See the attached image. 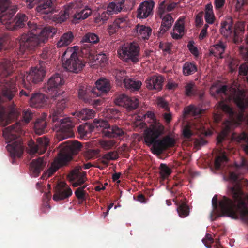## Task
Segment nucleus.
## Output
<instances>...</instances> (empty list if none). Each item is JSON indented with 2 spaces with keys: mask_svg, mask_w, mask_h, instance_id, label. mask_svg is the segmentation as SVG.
Returning a JSON list of instances; mask_svg holds the SVG:
<instances>
[{
  "mask_svg": "<svg viewBox=\"0 0 248 248\" xmlns=\"http://www.w3.org/2000/svg\"><path fill=\"white\" fill-rule=\"evenodd\" d=\"M86 187V186H80L75 191V196L78 200L82 201L86 200V195H87L86 191L84 190Z\"/></svg>",
  "mask_w": 248,
  "mask_h": 248,
  "instance_id": "nucleus-47",
  "label": "nucleus"
},
{
  "mask_svg": "<svg viewBox=\"0 0 248 248\" xmlns=\"http://www.w3.org/2000/svg\"><path fill=\"white\" fill-rule=\"evenodd\" d=\"M229 177L233 185L229 188V192L233 201L223 196L219 201L218 208L217 196L215 195L212 200L213 210L210 214L211 219L214 220L224 216L234 219L240 217L244 222L248 224V194H245L243 191L241 180L235 172H230Z\"/></svg>",
  "mask_w": 248,
  "mask_h": 248,
  "instance_id": "nucleus-1",
  "label": "nucleus"
},
{
  "mask_svg": "<svg viewBox=\"0 0 248 248\" xmlns=\"http://www.w3.org/2000/svg\"><path fill=\"white\" fill-rule=\"evenodd\" d=\"M156 105L158 108L163 111H169L170 108L168 102L163 97H158L156 100Z\"/></svg>",
  "mask_w": 248,
  "mask_h": 248,
  "instance_id": "nucleus-45",
  "label": "nucleus"
},
{
  "mask_svg": "<svg viewBox=\"0 0 248 248\" xmlns=\"http://www.w3.org/2000/svg\"><path fill=\"white\" fill-rule=\"evenodd\" d=\"M136 31L139 38L143 40H148L152 33V29L143 25H137Z\"/></svg>",
  "mask_w": 248,
  "mask_h": 248,
  "instance_id": "nucleus-32",
  "label": "nucleus"
},
{
  "mask_svg": "<svg viewBox=\"0 0 248 248\" xmlns=\"http://www.w3.org/2000/svg\"><path fill=\"white\" fill-rule=\"evenodd\" d=\"M234 102L240 109L242 111H244L245 109L248 107V101L245 99V94L240 92L233 97Z\"/></svg>",
  "mask_w": 248,
  "mask_h": 248,
  "instance_id": "nucleus-35",
  "label": "nucleus"
},
{
  "mask_svg": "<svg viewBox=\"0 0 248 248\" xmlns=\"http://www.w3.org/2000/svg\"><path fill=\"white\" fill-rule=\"evenodd\" d=\"M119 155L117 151H111L105 154L100 159V162L106 166L108 165L109 161L118 158Z\"/></svg>",
  "mask_w": 248,
  "mask_h": 248,
  "instance_id": "nucleus-39",
  "label": "nucleus"
},
{
  "mask_svg": "<svg viewBox=\"0 0 248 248\" xmlns=\"http://www.w3.org/2000/svg\"><path fill=\"white\" fill-rule=\"evenodd\" d=\"M177 212L181 217H185L189 214L188 207L185 203H182L177 207Z\"/></svg>",
  "mask_w": 248,
  "mask_h": 248,
  "instance_id": "nucleus-52",
  "label": "nucleus"
},
{
  "mask_svg": "<svg viewBox=\"0 0 248 248\" xmlns=\"http://www.w3.org/2000/svg\"><path fill=\"white\" fill-rule=\"evenodd\" d=\"M164 125L160 122H155L150 125L145 130V142L148 146L153 145V152L154 154L160 155L167 148L173 147L175 143L174 140L169 136L162 139H158L164 134Z\"/></svg>",
  "mask_w": 248,
  "mask_h": 248,
  "instance_id": "nucleus-4",
  "label": "nucleus"
},
{
  "mask_svg": "<svg viewBox=\"0 0 248 248\" xmlns=\"http://www.w3.org/2000/svg\"><path fill=\"white\" fill-rule=\"evenodd\" d=\"M49 143V139L45 136L37 138L36 143L32 140H30L28 143L30 153L31 154L44 153L47 149Z\"/></svg>",
  "mask_w": 248,
  "mask_h": 248,
  "instance_id": "nucleus-13",
  "label": "nucleus"
},
{
  "mask_svg": "<svg viewBox=\"0 0 248 248\" xmlns=\"http://www.w3.org/2000/svg\"><path fill=\"white\" fill-rule=\"evenodd\" d=\"M206 143L207 141L202 138L196 139L194 141V147L199 150Z\"/></svg>",
  "mask_w": 248,
  "mask_h": 248,
  "instance_id": "nucleus-59",
  "label": "nucleus"
},
{
  "mask_svg": "<svg viewBox=\"0 0 248 248\" xmlns=\"http://www.w3.org/2000/svg\"><path fill=\"white\" fill-rule=\"evenodd\" d=\"M46 164L43 157H38L31 161L30 165V173L32 177H37Z\"/></svg>",
  "mask_w": 248,
  "mask_h": 248,
  "instance_id": "nucleus-19",
  "label": "nucleus"
},
{
  "mask_svg": "<svg viewBox=\"0 0 248 248\" xmlns=\"http://www.w3.org/2000/svg\"><path fill=\"white\" fill-rule=\"evenodd\" d=\"M125 134L124 131L116 125H110L108 129L104 131V136L108 138H119L123 137Z\"/></svg>",
  "mask_w": 248,
  "mask_h": 248,
  "instance_id": "nucleus-29",
  "label": "nucleus"
},
{
  "mask_svg": "<svg viewBox=\"0 0 248 248\" xmlns=\"http://www.w3.org/2000/svg\"><path fill=\"white\" fill-rule=\"evenodd\" d=\"M114 102L117 105L125 107L130 110L136 109L139 104V100L136 97H129L124 93L116 95Z\"/></svg>",
  "mask_w": 248,
  "mask_h": 248,
  "instance_id": "nucleus-14",
  "label": "nucleus"
},
{
  "mask_svg": "<svg viewBox=\"0 0 248 248\" xmlns=\"http://www.w3.org/2000/svg\"><path fill=\"white\" fill-rule=\"evenodd\" d=\"M48 97L42 93H32L30 98V105L34 108H40L47 104Z\"/></svg>",
  "mask_w": 248,
  "mask_h": 248,
  "instance_id": "nucleus-20",
  "label": "nucleus"
},
{
  "mask_svg": "<svg viewBox=\"0 0 248 248\" xmlns=\"http://www.w3.org/2000/svg\"><path fill=\"white\" fill-rule=\"evenodd\" d=\"M205 21L210 24H212L214 22L215 16L213 13H205Z\"/></svg>",
  "mask_w": 248,
  "mask_h": 248,
  "instance_id": "nucleus-61",
  "label": "nucleus"
},
{
  "mask_svg": "<svg viewBox=\"0 0 248 248\" xmlns=\"http://www.w3.org/2000/svg\"><path fill=\"white\" fill-rule=\"evenodd\" d=\"M64 68L67 71L78 73L85 66V63L76 51L75 46L68 47L62 56Z\"/></svg>",
  "mask_w": 248,
  "mask_h": 248,
  "instance_id": "nucleus-8",
  "label": "nucleus"
},
{
  "mask_svg": "<svg viewBox=\"0 0 248 248\" xmlns=\"http://www.w3.org/2000/svg\"><path fill=\"white\" fill-rule=\"evenodd\" d=\"M162 22L159 31L156 33L158 37H162L171 27L174 19L171 14H168L162 17Z\"/></svg>",
  "mask_w": 248,
  "mask_h": 248,
  "instance_id": "nucleus-21",
  "label": "nucleus"
},
{
  "mask_svg": "<svg viewBox=\"0 0 248 248\" xmlns=\"http://www.w3.org/2000/svg\"><path fill=\"white\" fill-rule=\"evenodd\" d=\"M101 147L104 150H109L111 149L116 144L114 140H104L100 141Z\"/></svg>",
  "mask_w": 248,
  "mask_h": 248,
  "instance_id": "nucleus-53",
  "label": "nucleus"
},
{
  "mask_svg": "<svg viewBox=\"0 0 248 248\" xmlns=\"http://www.w3.org/2000/svg\"><path fill=\"white\" fill-rule=\"evenodd\" d=\"M197 70L196 65L192 62H186L183 66V73L185 76L193 74Z\"/></svg>",
  "mask_w": 248,
  "mask_h": 248,
  "instance_id": "nucleus-42",
  "label": "nucleus"
},
{
  "mask_svg": "<svg viewBox=\"0 0 248 248\" xmlns=\"http://www.w3.org/2000/svg\"><path fill=\"white\" fill-rule=\"evenodd\" d=\"M82 148L81 143L77 140L67 141L64 143L58 156L51 163L48 169L44 172L42 178L52 176L61 167L66 165L72 159V156L77 155Z\"/></svg>",
  "mask_w": 248,
  "mask_h": 248,
  "instance_id": "nucleus-5",
  "label": "nucleus"
},
{
  "mask_svg": "<svg viewBox=\"0 0 248 248\" xmlns=\"http://www.w3.org/2000/svg\"><path fill=\"white\" fill-rule=\"evenodd\" d=\"M44 65L45 62H42L38 65L32 67L29 73L22 76L20 78L21 81L27 82L31 85L42 81L46 75Z\"/></svg>",
  "mask_w": 248,
  "mask_h": 248,
  "instance_id": "nucleus-11",
  "label": "nucleus"
},
{
  "mask_svg": "<svg viewBox=\"0 0 248 248\" xmlns=\"http://www.w3.org/2000/svg\"><path fill=\"white\" fill-rule=\"evenodd\" d=\"M72 195V190L70 186L64 182H60L55 187L53 199L55 201L63 200Z\"/></svg>",
  "mask_w": 248,
  "mask_h": 248,
  "instance_id": "nucleus-15",
  "label": "nucleus"
},
{
  "mask_svg": "<svg viewBox=\"0 0 248 248\" xmlns=\"http://www.w3.org/2000/svg\"><path fill=\"white\" fill-rule=\"evenodd\" d=\"M233 22L232 18L230 17L221 24L220 33L226 37L232 36L233 37V30L232 28Z\"/></svg>",
  "mask_w": 248,
  "mask_h": 248,
  "instance_id": "nucleus-26",
  "label": "nucleus"
},
{
  "mask_svg": "<svg viewBox=\"0 0 248 248\" xmlns=\"http://www.w3.org/2000/svg\"><path fill=\"white\" fill-rule=\"evenodd\" d=\"M183 134L185 138L189 139L192 135V132L188 126H186L183 131Z\"/></svg>",
  "mask_w": 248,
  "mask_h": 248,
  "instance_id": "nucleus-63",
  "label": "nucleus"
},
{
  "mask_svg": "<svg viewBox=\"0 0 248 248\" xmlns=\"http://www.w3.org/2000/svg\"><path fill=\"white\" fill-rule=\"evenodd\" d=\"M154 3L153 1H144L141 3L137 10V17L139 18H145L152 13Z\"/></svg>",
  "mask_w": 248,
  "mask_h": 248,
  "instance_id": "nucleus-22",
  "label": "nucleus"
},
{
  "mask_svg": "<svg viewBox=\"0 0 248 248\" xmlns=\"http://www.w3.org/2000/svg\"><path fill=\"white\" fill-rule=\"evenodd\" d=\"M64 79L59 74H55L52 76L43 87V91L47 93L51 98L59 97L60 95L64 93L60 89L64 84Z\"/></svg>",
  "mask_w": 248,
  "mask_h": 248,
  "instance_id": "nucleus-10",
  "label": "nucleus"
},
{
  "mask_svg": "<svg viewBox=\"0 0 248 248\" xmlns=\"http://www.w3.org/2000/svg\"><path fill=\"white\" fill-rule=\"evenodd\" d=\"M61 95L58 97V101L56 105V107L54 109L50 114V116L52 117L53 122H56L59 119V117H62L63 116V111L67 106V97L60 99ZM57 98H53L56 100Z\"/></svg>",
  "mask_w": 248,
  "mask_h": 248,
  "instance_id": "nucleus-18",
  "label": "nucleus"
},
{
  "mask_svg": "<svg viewBox=\"0 0 248 248\" xmlns=\"http://www.w3.org/2000/svg\"><path fill=\"white\" fill-rule=\"evenodd\" d=\"M141 85V82L139 80H134L128 78L125 81L124 86L126 88L130 90L131 91H137L140 89Z\"/></svg>",
  "mask_w": 248,
  "mask_h": 248,
  "instance_id": "nucleus-41",
  "label": "nucleus"
},
{
  "mask_svg": "<svg viewBox=\"0 0 248 248\" xmlns=\"http://www.w3.org/2000/svg\"><path fill=\"white\" fill-rule=\"evenodd\" d=\"M125 0H114L110 2L107 7V13L108 15L118 13L124 8Z\"/></svg>",
  "mask_w": 248,
  "mask_h": 248,
  "instance_id": "nucleus-30",
  "label": "nucleus"
},
{
  "mask_svg": "<svg viewBox=\"0 0 248 248\" xmlns=\"http://www.w3.org/2000/svg\"><path fill=\"white\" fill-rule=\"evenodd\" d=\"M163 78L161 76H153L146 80V87L149 90L160 91L162 88Z\"/></svg>",
  "mask_w": 248,
  "mask_h": 248,
  "instance_id": "nucleus-25",
  "label": "nucleus"
},
{
  "mask_svg": "<svg viewBox=\"0 0 248 248\" xmlns=\"http://www.w3.org/2000/svg\"><path fill=\"white\" fill-rule=\"evenodd\" d=\"M82 167L78 166L72 170L68 174L69 180L73 187H78L83 184L87 180L86 172L81 171Z\"/></svg>",
  "mask_w": 248,
  "mask_h": 248,
  "instance_id": "nucleus-17",
  "label": "nucleus"
},
{
  "mask_svg": "<svg viewBox=\"0 0 248 248\" xmlns=\"http://www.w3.org/2000/svg\"><path fill=\"white\" fill-rule=\"evenodd\" d=\"M99 41V37L95 33L88 32L82 38L80 44V51L83 54L88 55L90 53L91 45L96 44Z\"/></svg>",
  "mask_w": 248,
  "mask_h": 248,
  "instance_id": "nucleus-16",
  "label": "nucleus"
},
{
  "mask_svg": "<svg viewBox=\"0 0 248 248\" xmlns=\"http://www.w3.org/2000/svg\"><path fill=\"white\" fill-rule=\"evenodd\" d=\"M28 16L23 13H18L14 18L12 24L8 26V30L16 31L24 27L26 23L29 31L27 33H23L19 39L18 55L27 54L34 50L37 46H40L45 43L50 37H53L57 32V30L50 26L43 28L31 21L27 22Z\"/></svg>",
  "mask_w": 248,
  "mask_h": 248,
  "instance_id": "nucleus-3",
  "label": "nucleus"
},
{
  "mask_svg": "<svg viewBox=\"0 0 248 248\" xmlns=\"http://www.w3.org/2000/svg\"><path fill=\"white\" fill-rule=\"evenodd\" d=\"M225 48V45L222 42L220 41L218 43L210 47V55H213L217 58H222L223 57L222 54L224 52Z\"/></svg>",
  "mask_w": 248,
  "mask_h": 248,
  "instance_id": "nucleus-33",
  "label": "nucleus"
},
{
  "mask_svg": "<svg viewBox=\"0 0 248 248\" xmlns=\"http://www.w3.org/2000/svg\"><path fill=\"white\" fill-rule=\"evenodd\" d=\"M244 22L238 21L235 23L233 30V38L235 42L238 39L239 36L244 32Z\"/></svg>",
  "mask_w": 248,
  "mask_h": 248,
  "instance_id": "nucleus-43",
  "label": "nucleus"
},
{
  "mask_svg": "<svg viewBox=\"0 0 248 248\" xmlns=\"http://www.w3.org/2000/svg\"><path fill=\"white\" fill-rule=\"evenodd\" d=\"M129 19L126 16H120L116 18L112 25H110L108 28V31L110 34L115 33L118 29L123 28L127 26Z\"/></svg>",
  "mask_w": 248,
  "mask_h": 248,
  "instance_id": "nucleus-24",
  "label": "nucleus"
},
{
  "mask_svg": "<svg viewBox=\"0 0 248 248\" xmlns=\"http://www.w3.org/2000/svg\"><path fill=\"white\" fill-rule=\"evenodd\" d=\"M21 133V125L18 123L3 130L5 142L8 143L6 148L13 159L16 157L20 158L23 153L24 147L19 138Z\"/></svg>",
  "mask_w": 248,
  "mask_h": 248,
  "instance_id": "nucleus-6",
  "label": "nucleus"
},
{
  "mask_svg": "<svg viewBox=\"0 0 248 248\" xmlns=\"http://www.w3.org/2000/svg\"><path fill=\"white\" fill-rule=\"evenodd\" d=\"M232 139L237 142L244 143V149L248 154V134L246 132H243L240 134L233 133Z\"/></svg>",
  "mask_w": 248,
  "mask_h": 248,
  "instance_id": "nucleus-34",
  "label": "nucleus"
},
{
  "mask_svg": "<svg viewBox=\"0 0 248 248\" xmlns=\"http://www.w3.org/2000/svg\"><path fill=\"white\" fill-rule=\"evenodd\" d=\"M74 35L72 32L69 31L64 33L61 37L60 40L57 43V46L61 47L67 46L73 41Z\"/></svg>",
  "mask_w": 248,
  "mask_h": 248,
  "instance_id": "nucleus-38",
  "label": "nucleus"
},
{
  "mask_svg": "<svg viewBox=\"0 0 248 248\" xmlns=\"http://www.w3.org/2000/svg\"><path fill=\"white\" fill-rule=\"evenodd\" d=\"M125 74L126 73L125 71L121 70L117 72L115 78L116 81H117L121 85L122 83L124 85L125 81L128 79L125 78Z\"/></svg>",
  "mask_w": 248,
  "mask_h": 248,
  "instance_id": "nucleus-55",
  "label": "nucleus"
},
{
  "mask_svg": "<svg viewBox=\"0 0 248 248\" xmlns=\"http://www.w3.org/2000/svg\"><path fill=\"white\" fill-rule=\"evenodd\" d=\"M117 52L119 57L127 62L136 63L139 61L140 47L134 42L124 44Z\"/></svg>",
  "mask_w": 248,
  "mask_h": 248,
  "instance_id": "nucleus-9",
  "label": "nucleus"
},
{
  "mask_svg": "<svg viewBox=\"0 0 248 248\" xmlns=\"http://www.w3.org/2000/svg\"><path fill=\"white\" fill-rule=\"evenodd\" d=\"M94 114V111L93 109L84 108L81 110L76 111L73 113V115L79 120H87L93 118Z\"/></svg>",
  "mask_w": 248,
  "mask_h": 248,
  "instance_id": "nucleus-31",
  "label": "nucleus"
},
{
  "mask_svg": "<svg viewBox=\"0 0 248 248\" xmlns=\"http://www.w3.org/2000/svg\"><path fill=\"white\" fill-rule=\"evenodd\" d=\"M99 152L97 149H89L84 153V156L87 159H93L97 156Z\"/></svg>",
  "mask_w": 248,
  "mask_h": 248,
  "instance_id": "nucleus-54",
  "label": "nucleus"
},
{
  "mask_svg": "<svg viewBox=\"0 0 248 248\" xmlns=\"http://www.w3.org/2000/svg\"><path fill=\"white\" fill-rule=\"evenodd\" d=\"M9 4L8 0H0V21L2 24L6 25L7 29L8 26L12 23L14 20L12 17L17 10L16 5L9 7Z\"/></svg>",
  "mask_w": 248,
  "mask_h": 248,
  "instance_id": "nucleus-12",
  "label": "nucleus"
},
{
  "mask_svg": "<svg viewBox=\"0 0 248 248\" xmlns=\"http://www.w3.org/2000/svg\"><path fill=\"white\" fill-rule=\"evenodd\" d=\"M218 107L222 111L229 115L230 118L233 120L235 117V113L232 108L226 104L224 101H221L218 102Z\"/></svg>",
  "mask_w": 248,
  "mask_h": 248,
  "instance_id": "nucleus-40",
  "label": "nucleus"
},
{
  "mask_svg": "<svg viewBox=\"0 0 248 248\" xmlns=\"http://www.w3.org/2000/svg\"><path fill=\"white\" fill-rule=\"evenodd\" d=\"M46 127V123L44 119H37L34 124V130L38 135H41L45 132Z\"/></svg>",
  "mask_w": 248,
  "mask_h": 248,
  "instance_id": "nucleus-36",
  "label": "nucleus"
},
{
  "mask_svg": "<svg viewBox=\"0 0 248 248\" xmlns=\"http://www.w3.org/2000/svg\"><path fill=\"white\" fill-rule=\"evenodd\" d=\"M203 12H200L198 14V15L196 16V19H195V22L196 23L197 26H201L202 24L203 23V19L202 16L203 15Z\"/></svg>",
  "mask_w": 248,
  "mask_h": 248,
  "instance_id": "nucleus-64",
  "label": "nucleus"
},
{
  "mask_svg": "<svg viewBox=\"0 0 248 248\" xmlns=\"http://www.w3.org/2000/svg\"><path fill=\"white\" fill-rule=\"evenodd\" d=\"M95 85V87L92 89L80 87L78 90V97L86 103L95 106L99 105L100 100L93 98L108 93L110 89V84L108 79L101 78L96 82Z\"/></svg>",
  "mask_w": 248,
  "mask_h": 248,
  "instance_id": "nucleus-7",
  "label": "nucleus"
},
{
  "mask_svg": "<svg viewBox=\"0 0 248 248\" xmlns=\"http://www.w3.org/2000/svg\"><path fill=\"white\" fill-rule=\"evenodd\" d=\"M202 110L194 105H190L185 109V113L186 114H192L196 116L201 113Z\"/></svg>",
  "mask_w": 248,
  "mask_h": 248,
  "instance_id": "nucleus-51",
  "label": "nucleus"
},
{
  "mask_svg": "<svg viewBox=\"0 0 248 248\" xmlns=\"http://www.w3.org/2000/svg\"><path fill=\"white\" fill-rule=\"evenodd\" d=\"M93 128L94 127H96V128H102L101 131L103 135L104 136L105 130L108 129V127H110V125L106 120L101 119L97 120L95 119L93 120Z\"/></svg>",
  "mask_w": 248,
  "mask_h": 248,
  "instance_id": "nucleus-44",
  "label": "nucleus"
},
{
  "mask_svg": "<svg viewBox=\"0 0 248 248\" xmlns=\"http://www.w3.org/2000/svg\"><path fill=\"white\" fill-rule=\"evenodd\" d=\"M248 71V65L246 63L240 65L239 69V73L242 76H246Z\"/></svg>",
  "mask_w": 248,
  "mask_h": 248,
  "instance_id": "nucleus-62",
  "label": "nucleus"
},
{
  "mask_svg": "<svg viewBox=\"0 0 248 248\" xmlns=\"http://www.w3.org/2000/svg\"><path fill=\"white\" fill-rule=\"evenodd\" d=\"M61 117H59V119L56 122H59L60 127L62 133H67L68 135L66 137H63L62 139L66 138L67 137H70L72 131V128L74 127L73 124L71 122L69 118H64L60 119Z\"/></svg>",
  "mask_w": 248,
  "mask_h": 248,
  "instance_id": "nucleus-28",
  "label": "nucleus"
},
{
  "mask_svg": "<svg viewBox=\"0 0 248 248\" xmlns=\"http://www.w3.org/2000/svg\"><path fill=\"white\" fill-rule=\"evenodd\" d=\"M93 130V126L90 124L86 123L84 124L80 125L78 127V131L80 137L85 138L88 137V134L91 133Z\"/></svg>",
  "mask_w": 248,
  "mask_h": 248,
  "instance_id": "nucleus-37",
  "label": "nucleus"
},
{
  "mask_svg": "<svg viewBox=\"0 0 248 248\" xmlns=\"http://www.w3.org/2000/svg\"><path fill=\"white\" fill-rule=\"evenodd\" d=\"M23 87L25 89L21 90L19 92V95L20 97L30 96V93L32 90V85L27 82L21 81Z\"/></svg>",
  "mask_w": 248,
  "mask_h": 248,
  "instance_id": "nucleus-49",
  "label": "nucleus"
},
{
  "mask_svg": "<svg viewBox=\"0 0 248 248\" xmlns=\"http://www.w3.org/2000/svg\"><path fill=\"white\" fill-rule=\"evenodd\" d=\"M185 94L186 96H190L197 93V87L193 82L187 83L185 87Z\"/></svg>",
  "mask_w": 248,
  "mask_h": 248,
  "instance_id": "nucleus-46",
  "label": "nucleus"
},
{
  "mask_svg": "<svg viewBox=\"0 0 248 248\" xmlns=\"http://www.w3.org/2000/svg\"><path fill=\"white\" fill-rule=\"evenodd\" d=\"M16 62L13 54L9 53L0 62V125L2 126L17 119L20 114L15 105L6 108L1 105L2 102L11 100L17 91L14 80L7 78L17 67Z\"/></svg>",
  "mask_w": 248,
  "mask_h": 248,
  "instance_id": "nucleus-2",
  "label": "nucleus"
},
{
  "mask_svg": "<svg viewBox=\"0 0 248 248\" xmlns=\"http://www.w3.org/2000/svg\"><path fill=\"white\" fill-rule=\"evenodd\" d=\"M23 120L26 124H28L32 119L34 114L29 109H24L23 111Z\"/></svg>",
  "mask_w": 248,
  "mask_h": 248,
  "instance_id": "nucleus-56",
  "label": "nucleus"
},
{
  "mask_svg": "<svg viewBox=\"0 0 248 248\" xmlns=\"http://www.w3.org/2000/svg\"><path fill=\"white\" fill-rule=\"evenodd\" d=\"M202 242L207 248L211 247V244L214 242V239L210 234H206L205 237L202 240Z\"/></svg>",
  "mask_w": 248,
  "mask_h": 248,
  "instance_id": "nucleus-60",
  "label": "nucleus"
},
{
  "mask_svg": "<svg viewBox=\"0 0 248 248\" xmlns=\"http://www.w3.org/2000/svg\"><path fill=\"white\" fill-rule=\"evenodd\" d=\"M160 174L163 179H166L171 173V170L165 164L161 163L159 167Z\"/></svg>",
  "mask_w": 248,
  "mask_h": 248,
  "instance_id": "nucleus-48",
  "label": "nucleus"
},
{
  "mask_svg": "<svg viewBox=\"0 0 248 248\" xmlns=\"http://www.w3.org/2000/svg\"><path fill=\"white\" fill-rule=\"evenodd\" d=\"M173 30L174 31H176L179 33L184 34V24L183 20L179 19L177 21L174 25Z\"/></svg>",
  "mask_w": 248,
  "mask_h": 248,
  "instance_id": "nucleus-57",
  "label": "nucleus"
},
{
  "mask_svg": "<svg viewBox=\"0 0 248 248\" xmlns=\"http://www.w3.org/2000/svg\"><path fill=\"white\" fill-rule=\"evenodd\" d=\"M83 4L84 3L81 0H73L69 2L65 6L63 13L61 15L62 20L64 21L70 16V15L73 13V9H81Z\"/></svg>",
  "mask_w": 248,
  "mask_h": 248,
  "instance_id": "nucleus-23",
  "label": "nucleus"
},
{
  "mask_svg": "<svg viewBox=\"0 0 248 248\" xmlns=\"http://www.w3.org/2000/svg\"><path fill=\"white\" fill-rule=\"evenodd\" d=\"M194 42L190 41L188 42L187 44V47L189 51L195 56L198 57L199 55V51L196 46L193 45Z\"/></svg>",
  "mask_w": 248,
  "mask_h": 248,
  "instance_id": "nucleus-58",
  "label": "nucleus"
},
{
  "mask_svg": "<svg viewBox=\"0 0 248 248\" xmlns=\"http://www.w3.org/2000/svg\"><path fill=\"white\" fill-rule=\"evenodd\" d=\"M92 10L86 6L82 10H77L72 16V23L76 24L80 21L84 20L92 14Z\"/></svg>",
  "mask_w": 248,
  "mask_h": 248,
  "instance_id": "nucleus-27",
  "label": "nucleus"
},
{
  "mask_svg": "<svg viewBox=\"0 0 248 248\" xmlns=\"http://www.w3.org/2000/svg\"><path fill=\"white\" fill-rule=\"evenodd\" d=\"M228 161V158L223 154L217 156L215 160V166L217 169H220L222 166H224Z\"/></svg>",
  "mask_w": 248,
  "mask_h": 248,
  "instance_id": "nucleus-50",
  "label": "nucleus"
}]
</instances>
